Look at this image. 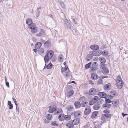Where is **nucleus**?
<instances>
[{"instance_id":"37","label":"nucleus","mask_w":128,"mask_h":128,"mask_svg":"<svg viewBox=\"0 0 128 128\" xmlns=\"http://www.w3.org/2000/svg\"><path fill=\"white\" fill-rule=\"evenodd\" d=\"M52 115L51 114H48L46 115V117L48 120H51L52 119Z\"/></svg>"},{"instance_id":"24","label":"nucleus","mask_w":128,"mask_h":128,"mask_svg":"<svg viewBox=\"0 0 128 128\" xmlns=\"http://www.w3.org/2000/svg\"><path fill=\"white\" fill-rule=\"evenodd\" d=\"M74 92L73 90H71L69 91L67 94V96L69 98H70L73 94Z\"/></svg>"},{"instance_id":"49","label":"nucleus","mask_w":128,"mask_h":128,"mask_svg":"<svg viewBox=\"0 0 128 128\" xmlns=\"http://www.w3.org/2000/svg\"><path fill=\"white\" fill-rule=\"evenodd\" d=\"M106 65L104 64H103L102 63H100V68L101 69H102L105 66H106Z\"/></svg>"},{"instance_id":"62","label":"nucleus","mask_w":128,"mask_h":128,"mask_svg":"<svg viewBox=\"0 0 128 128\" xmlns=\"http://www.w3.org/2000/svg\"><path fill=\"white\" fill-rule=\"evenodd\" d=\"M71 18L72 19V22H74L75 24H77V22L75 21L74 19V18Z\"/></svg>"},{"instance_id":"55","label":"nucleus","mask_w":128,"mask_h":128,"mask_svg":"<svg viewBox=\"0 0 128 128\" xmlns=\"http://www.w3.org/2000/svg\"><path fill=\"white\" fill-rule=\"evenodd\" d=\"M16 113L17 114H18L19 113V108H18V105H16Z\"/></svg>"},{"instance_id":"60","label":"nucleus","mask_w":128,"mask_h":128,"mask_svg":"<svg viewBox=\"0 0 128 128\" xmlns=\"http://www.w3.org/2000/svg\"><path fill=\"white\" fill-rule=\"evenodd\" d=\"M5 84L6 86L8 88H9L10 87V85L8 82L7 81H6V82H5Z\"/></svg>"},{"instance_id":"32","label":"nucleus","mask_w":128,"mask_h":128,"mask_svg":"<svg viewBox=\"0 0 128 128\" xmlns=\"http://www.w3.org/2000/svg\"><path fill=\"white\" fill-rule=\"evenodd\" d=\"M67 69H68L69 70V69L67 66H65L64 68L63 67H62L61 72L62 73H63V72H66Z\"/></svg>"},{"instance_id":"17","label":"nucleus","mask_w":128,"mask_h":128,"mask_svg":"<svg viewBox=\"0 0 128 128\" xmlns=\"http://www.w3.org/2000/svg\"><path fill=\"white\" fill-rule=\"evenodd\" d=\"M52 65L51 62H50L47 66H46V64L45 63L44 69L45 68H46L48 69H50L52 68Z\"/></svg>"},{"instance_id":"9","label":"nucleus","mask_w":128,"mask_h":128,"mask_svg":"<svg viewBox=\"0 0 128 128\" xmlns=\"http://www.w3.org/2000/svg\"><path fill=\"white\" fill-rule=\"evenodd\" d=\"M82 106L86 108L88 106V102L84 100L82 101L81 103Z\"/></svg>"},{"instance_id":"25","label":"nucleus","mask_w":128,"mask_h":128,"mask_svg":"<svg viewBox=\"0 0 128 128\" xmlns=\"http://www.w3.org/2000/svg\"><path fill=\"white\" fill-rule=\"evenodd\" d=\"M111 86V85L110 83L108 84L105 85L104 89L106 90H109L110 89V87Z\"/></svg>"},{"instance_id":"23","label":"nucleus","mask_w":128,"mask_h":128,"mask_svg":"<svg viewBox=\"0 0 128 128\" xmlns=\"http://www.w3.org/2000/svg\"><path fill=\"white\" fill-rule=\"evenodd\" d=\"M66 126L69 128H73L74 126L72 123L68 122L66 124Z\"/></svg>"},{"instance_id":"45","label":"nucleus","mask_w":128,"mask_h":128,"mask_svg":"<svg viewBox=\"0 0 128 128\" xmlns=\"http://www.w3.org/2000/svg\"><path fill=\"white\" fill-rule=\"evenodd\" d=\"M51 125L52 126H58V124L56 123V121H52L51 122Z\"/></svg>"},{"instance_id":"38","label":"nucleus","mask_w":128,"mask_h":128,"mask_svg":"<svg viewBox=\"0 0 128 128\" xmlns=\"http://www.w3.org/2000/svg\"><path fill=\"white\" fill-rule=\"evenodd\" d=\"M117 82H122L123 81L122 79L121 76L119 75L117 78Z\"/></svg>"},{"instance_id":"11","label":"nucleus","mask_w":128,"mask_h":128,"mask_svg":"<svg viewBox=\"0 0 128 128\" xmlns=\"http://www.w3.org/2000/svg\"><path fill=\"white\" fill-rule=\"evenodd\" d=\"M101 98H105L106 97V93L103 92H100L98 94Z\"/></svg>"},{"instance_id":"31","label":"nucleus","mask_w":128,"mask_h":128,"mask_svg":"<svg viewBox=\"0 0 128 128\" xmlns=\"http://www.w3.org/2000/svg\"><path fill=\"white\" fill-rule=\"evenodd\" d=\"M124 84L123 81L122 82H117V85L118 86V88L120 89H121L123 86Z\"/></svg>"},{"instance_id":"8","label":"nucleus","mask_w":128,"mask_h":128,"mask_svg":"<svg viewBox=\"0 0 128 128\" xmlns=\"http://www.w3.org/2000/svg\"><path fill=\"white\" fill-rule=\"evenodd\" d=\"M90 48L94 51L98 50L99 48V46L96 44H93L90 46Z\"/></svg>"},{"instance_id":"36","label":"nucleus","mask_w":128,"mask_h":128,"mask_svg":"<svg viewBox=\"0 0 128 128\" xmlns=\"http://www.w3.org/2000/svg\"><path fill=\"white\" fill-rule=\"evenodd\" d=\"M80 111H77L75 112L74 114V117L76 118L80 115Z\"/></svg>"},{"instance_id":"40","label":"nucleus","mask_w":128,"mask_h":128,"mask_svg":"<svg viewBox=\"0 0 128 128\" xmlns=\"http://www.w3.org/2000/svg\"><path fill=\"white\" fill-rule=\"evenodd\" d=\"M91 63L92 62H91L86 64L85 65V68L86 69H88L91 66Z\"/></svg>"},{"instance_id":"63","label":"nucleus","mask_w":128,"mask_h":128,"mask_svg":"<svg viewBox=\"0 0 128 128\" xmlns=\"http://www.w3.org/2000/svg\"><path fill=\"white\" fill-rule=\"evenodd\" d=\"M86 98L84 96H82V97H81L79 99V100H85Z\"/></svg>"},{"instance_id":"28","label":"nucleus","mask_w":128,"mask_h":128,"mask_svg":"<svg viewBox=\"0 0 128 128\" xmlns=\"http://www.w3.org/2000/svg\"><path fill=\"white\" fill-rule=\"evenodd\" d=\"M111 106V104H110L105 103L103 104V107L106 109L109 108Z\"/></svg>"},{"instance_id":"33","label":"nucleus","mask_w":128,"mask_h":128,"mask_svg":"<svg viewBox=\"0 0 128 128\" xmlns=\"http://www.w3.org/2000/svg\"><path fill=\"white\" fill-rule=\"evenodd\" d=\"M71 118L69 114L65 115L64 116V120H68L70 119Z\"/></svg>"},{"instance_id":"12","label":"nucleus","mask_w":128,"mask_h":128,"mask_svg":"<svg viewBox=\"0 0 128 128\" xmlns=\"http://www.w3.org/2000/svg\"><path fill=\"white\" fill-rule=\"evenodd\" d=\"M91 77L92 79L94 80H96L98 78V76L94 72L92 74H91Z\"/></svg>"},{"instance_id":"30","label":"nucleus","mask_w":128,"mask_h":128,"mask_svg":"<svg viewBox=\"0 0 128 128\" xmlns=\"http://www.w3.org/2000/svg\"><path fill=\"white\" fill-rule=\"evenodd\" d=\"M8 105L9 106V108L10 110H12L13 108V105L12 104L11 102L10 101H8Z\"/></svg>"},{"instance_id":"27","label":"nucleus","mask_w":128,"mask_h":128,"mask_svg":"<svg viewBox=\"0 0 128 128\" xmlns=\"http://www.w3.org/2000/svg\"><path fill=\"white\" fill-rule=\"evenodd\" d=\"M26 24L29 26L31 24H32V20L30 18H28L26 20Z\"/></svg>"},{"instance_id":"14","label":"nucleus","mask_w":128,"mask_h":128,"mask_svg":"<svg viewBox=\"0 0 128 128\" xmlns=\"http://www.w3.org/2000/svg\"><path fill=\"white\" fill-rule=\"evenodd\" d=\"M100 107V104L98 103H96L94 104L93 108L94 110H98Z\"/></svg>"},{"instance_id":"41","label":"nucleus","mask_w":128,"mask_h":128,"mask_svg":"<svg viewBox=\"0 0 128 128\" xmlns=\"http://www.w3.org/2000/svg\"><path fill=\"white\" fill-rule=\"evenodd\" d=\"M38 52L39 54L41 55L44 52V50L42 48H41L38 50Z\"/></svg>"},{"instance_id":"61","label":"nucleus","mask_w":128,"mask_h":128,"mask_svg":"<svg viewBox=\"0 0 128 128\" xmlns=\"http://www.w3.org/2000/svg\"><path fill=\"white\" fill-rule=\"evenodd\" d=\"M106 97L109 98L111 100L113 98V96L111 95H106Z\"/></svg>"},{"instance_id":"7","label":"nucleus","mask_w":128,"mask_h":128,"mask_svg":"<svg viewBox=\"0 0 128 128\" xmlns=\"http://www.w3.org/2000/svg\"><path fill=\"white\" fill-rule=\"evenodd\" d=\"M102 72L103 74L107 75L109 73V71L108 68L105 66L102 69Z\"/></svg>"},{"instance_id":"39","label":"nucleus","mask_w":128,"mask_h":128,"mask_svg":"<svg viewBox=\"0 0 128 128\" xmlns=\"http://www.w3.org/2000/svg\"><path fill=\"white\" fill-rule=\"evenodd\" d=\"M110 94L112 95L115 96L116 94H117V92L115 90H112L110 92Z\"/></svg>"},{"instance_id":"34","label":"nucleus","mask_w":128,"mask_h":128,"mask_svg":"<svg viewBox=\"0 0 128 128\" xmlns=\"http://www.w3.org/2000/svg\"><path fill=\"white\" fill-rule=\"evenodd\" d=\"M42 46V43L40 42H38L36 43L34 46L35 48H40Z\"/></svg>"},{"instance_id":"22","label":"nucleus","mask_w":128,"mask_h":128,"mask_svg":"<svg viewBox=\"0 0 128 128\" xmlns=\"http://www.w3.org/2000/svg\"><path fill=\"white\" fill-rule=\"evenodd\" d=\"M38 29L37 27L35 26L31 29V32L33 34H35L38 31Z\"/></svg>"},{"instance_id":"1","label":"nucleus","mask_w":128,"mask_h":128,"mask_svg":"<svg viewBox=\"0 0 128 128\" xmlns=\"http://www.w3.org/2000/svg\"><path fill=\"white\" fill-rule=\"evenodd\" d=\"M54 52L52 50H48L46 53V54L44 57V59L45 62L47 63L49 60L51 59L53 57L54 55Z\"/></svg>"},{"instance_id":"48","label":"nucleus","mask_w":128,"mask_h":128,"mask_svg":"<svg viewBox=\"0 0 128 128\" xmlns=\"http://www.w3.org/2000/svg\"><path fill=\"white\" fill-rule=\"evenodd\" d=\"M103 112L104 114H109L110 113V111L109 110L106 109L103 110Z\"/></svg>"},{"instance_id":"50","label":"nucleus","mask_w":128,"mask_h":128,"mask_svg":"<svg viewBox=\"0 0 128 128\" xmlns=\"http://www.w3.org/2000/svg\"><path fill=\"white\" fill-rule=\"evenodd\" d=\"M112 101L110 100L108 98H105V102L106 103H110L112 102Z\"/></svg>"},{"instance_id":"46","label":"nucleus","mask_w":128,"mask_h":128,"mask_svg":"<svg viewBox=\"0 0 128 128\" xmlns=\"http://www.w3.org/2000/svg\"><path fill=\"white\" fill-rule=\"evenodd\" d=\"M29 26V28L30 29H31L36 26L35 24L34 23H32Z\"/></svg>"},{"instance_id":"51","label":"nucleus","mask_w":128,"mask_h":128,"mask_svg":"<svg viewBox=\"0 0 128 128\" xmlns=\"http://www.w3.org/2000/svg\"><path fill=\"white\" fill-rule=\"evenodd\" d=\"M72 108L73 107L71 106H68L66 108V109L69 111H71L72 110Z\"/></svg>"},{"instance_id":"2","label":"nucleus","mask_w":128,"mask_h":128,"mask_svg":"<svg viewBox=\"0 0 128 128\" xmlns=\"http://www.w3.org/2000/svg\"><path fill=\"white\" fill-rule=\"evenodd\" d=\"M98 92L95 88H92L90 90L88 93L90 95L94 96Z\"/></svg>"},{"instance_id":"44","label":"nucleus","mask_w":128,"mask_h":128,"mask_svg":"<svg viewBox=\"0 0 128 128\" xmlns=\"http://www.w3.org/2000/svg\"><path fill=\"white\" fill-rule=\"evenodd\" d=\"M96 67L92 66L91 67L90 69V72H94L96 71Z\"/></svg>"},{"instance_id":"59","label":"nucleus","mask_w":128,"mask_h":128,"mask_svg":"<svg viewBox=\"0 0 128 128\" xmlns=\"http://www.w3.org/2000/svg\"><path fill=\"white\" fill-rule=\"evenodd\" d=\"M69 22V21H68V20L66 19H64V23L65 24H66L68 23Z\"/></svg>"},{"instance_id":"53","label":"nucleus","mask_w":128,"mask_h":128,"mask_svg":"<svg viewBox=\"0 0 128 128\" xmlns=\"http://www.w3.org/2000/svg\"><path fill=\"white\" fill-rule=\"evenodd\" d=\"M103 82L102 80V79H100L98 80L97 82V84L99 85L100 84H102Z\"/></svg>"},{"instance_id":"3","label":"nucleus","mask_w":128,"mask_h":128,"mask_svg":"<svg viewBox=\"0 0 128 128\" xmlns=\"http://www.w3.org/2000/svg\"><path fill=\"white\" fill-rule=\"evenodd\" d=\"M92 53L94 56H100L101 54V51L100 50H97L92 51Z\"/></svg>"},{"instance_id":"19","label":"nucleus","mask_w":128,"mask_h":128,"mask_svg":"<svg viewBox=\"0 0 128 128\" xmlns=\"http://www.w3.org/2000/svg\"><path fill=\"white\" fill-rule=\"evenodd\" d=\"M64 114H60L58 116V118L60 121H62L64 120Z\"/></svg>"},{"instance_id":"43","label":"nucleus","mask_w":128,"mask_h":128,"mask_svg":"<svg viewBox=\"0 0 128 128\" xmlns=\"http://www.w3.org/2000/svg\"><path fill=\"white\" fill-rule=\"evenodd\" d=\"M64 26H66L67 27V28L69 29L70 30L71 29L72 24L69 22L66 24H64Z\"/></svg>"},{"instance_id":"52","label":"nucleus","mask_w":128,"mask_h":128,"mask_svg":"<svg viewBox=\"0 0 128 128\" xmlns=\"http://www.w3.org/2000/svg\"><path fill=\"white\" fill-rule=\"evenodd\" d=\"M97 63L96 62H94L92 64V66L96 67L98 66Z\"/></svg>"},{"instance_id":"20","label":"nucleus","mask_w":128,"mask_h":128,"mask_svg":"<svg viewBox=\"0 0 128 128\" xmlns=\"http://www.w3.org/2000/svg\"><path fill=\"white\" fill-rule=\"evenodd\" d=\"M44 46L46 47L50 46H51L50 42L49 40H48L44 42Z\"/></svg>"},{"instance_id":"5","label":"nucleus","mask_w":128,"mask_h":128,"mask_svg":"<svg viewBox=\"0 0 128 128\" xmlns=\"http://www.w3.org/2000/svg\"><path fill=\"white\" fill-rule=\"evenodd\" d=\"M45 34V32L43 29H41L39 31L38 33H37L36 34V36L40 37L44 35Z\"/></svg>"},{"instance_id":"16","label":"nucleus","mask_w":128,"mask_h":128,"mask_svg":"<svg viewBox=\"0 0 128 128\" xmlns=\"http://www.w3.org/2000/svg\"><path fill=\"white\" fill-rule=\"evenodd\" d=\"M74 104L75 108H77L80 107L81 106V104L80 102L76 101L74 103Z\"/></svg>"},{"instance_id":"54","label":"nucleus","mask_w":128,"mask_h":128,"mask_svg":"<svg viewBox=\"0 0 128 128\" xmlns=\"http://www.w3.org/2000/svg\"><path fill=\"white\" fill-rule=\"evenodd\" d=\"M95 103V102H94L92 100H91L90 101L89 104V105L90 106H91Z\"/></svg>"},{"instance_id":"21","label":"nucleus","mask_w":128,"mask_h":128,"mask_svg":"<svg viewBox=\"0 0 128 128\" xmlns=\"http://www.w3.org/2000/svg\"><path fill=\"white\" fill-rule=\"evenodd\" d=\"M57 109V108L56 107L52 108L51 109L48 110V112L50 113H52L56 111Z\"/></svg>"},{"instance_id":"56","label":"nucleus","mask_w":128,"mask_h":128,"mask_svg":"<svg viewBox=\"0 0 128 128\" xmlns=\"http://www.w3.org/2000/svg\"><path fill=\"white\" fill-rule=\"evenodd\" d=\"M62 54H60L58 56V58L60 60H60L61 62H62L63 60H62Z\"/></svg>"},{"instance_id":"26","label":"nucleus","mask_w":128,"mask_h":128,"mask_svg":"<svg viewBox=\"0 0 128 128\" xmlns=\"http://www.w3.org/2000/svg\"><path fill=\"white\" fill-rule=\"evenodd\" d=\"M99 60L100 62V63L104 64L106 62L105 58L102 57H100L99 58Z\"/></svg>"},{"instance_id":"6","label":"nucleus","mask_w":128,"mask_h":128,"mask_svg":"<svg viewBox=\"0 0 128 128\" xmlns=\"http://www.w3.org/2000/svg\"><path fill=\"white\" fill-rule=\"evenodd\" d=\"M93 55L92 54H87L86 56L85 59L88 61H89L92 58Z\"/></svg>"},{"instance_id":"57","label":"nucleus","mask_w":128,"mask_h":128,"mask_svg":"<svg viewBox=\"0 0 128 128\" xmlns=\"http://www.w3.org/2000/svg\"><path fill=\"white\" fill-rule=\"evenodd\" d=\"M98 103H102V102H103V99H101L100 98L99 99L98 98Z\"/></svg>"},{"instance_id":"35","label":"nucleus","mask_w":128,"mask_h":128,"mask_svg":"<svg viewBox=\"0 0 128 128\" xmlns=\"http://www.w3.org/2000/svg\"><path fill=\"white\" fill-rule=\"evenodd\" d=\"M101 54L103 56H106L108 55V52L106 50H104L102 52H101Z\"/></svg>"},{"instance_id":"13","label":"nucleus","mask_w":128,"mask_h":128,"mask_svg":"<svg viewBox=\"0 0 128 128\" xmlns=\"http://www.w3.org/2000/svg\"><path fill=\"white\" fill-rule=\"evenodd\" d=\"M91 112V110L90 108L88 107L85 109L84 114L85 115L89 114Z\"/></svg>"},{"instance_id":"29","label":"nucleus","mask_w":128,"mask_h":128,"mask_svg":"<svg viewBox=\"0 0 128 128\" xmlns=\"http://www.w3.org/2000/svg\"><path fill=\"white\" fill-rule=\"evenodd\" d=\"M56 112H54V114L55 115H56L58 114H59L60 113H62L63 112L62 110V109L59 108H58V110H57Z\"/></svg>"},{"instance_id":"4","label":"nucleus","mask_w":128,"mask_h":128,"mask_svg":"<svg viewBox=\"0 0 128 128\" xmlns=\"http://www.w3.org/2000/svg\"><path fill=\"white\" fill-rule=\"evenodd\" d=\"M112 116V115L111 114H104V116H101V120H105L106 118H105V117H106L108 119H110L111 118Z\"/></svg>"},{"instance_id":"18","label":"nucleus","mask_w":128,"mask_h":128,"mask_svg":"<svg viewBox=\"0 0 128 128\" xmlns=\"http://www.w3.org/2000/svg\"><path fill=\"white\" fill-rule=\"evenodd\" d=\"M98 112L95 111L94 112L92 113L91 115V118H96L97 116Z\"/></svg>"},{"instance_id":"10","label":"nucleus","mask_w":128,"mask_h":128,"mask_svg":"<svg viewBox=\"0 0 128 128\" xmlns=\"http://www.w3.org/2000/svg\"><path fill=\"white\" fill-rule=\"evenodd\" d=\"M80 120L79 118H76L74 119L72 122L73 124L76 125L78 124L80 122Z\"/></svg>"},{"instance_id":"64","label":"nucleus","mask_w":128,"mask_h":128,"mask_svg":"<svg viewBox=\"0 0 128 128\" xmlns=\"http://www.w3.org/2000/svg\"><path fill=\"white\" fill-rule=\"evenodd\" d=\"M89 83L91 85H93L94 84V83H93V81L92 80H89Z\"/></svg>"},{"instance_id":"58","label":"nucleus","mask_w":128,"mask_h":128,"mask_svg":"<svg viewBox=\"0 0 128 128\" xmlns=\"http://www.w3.org/2000/svg\"><path fill=\"white\" fill-rule=\"evenodd\" d=\"M12 100H13L14 103L15 105H18L17 102L16 100V99L14 98H12Z\"/></svg>"},{"instance_id":"15","label":"nucleus","mask_w":128,"mask_h":128,"mask_svg":"<svg viewBox=\"0 0 128 128\" xmlns=\"http://www.w3.org/2000/svg\"><path fill=\"white\" fill-rule=\"evenodd\" d=\"M112 103L114 107H117L119 104V102L118 100H115L112 101Z\"/></svg>"},{"instance_id":"42","label":"nucleus","mask_w":128,"mask_h":128,"mask_svg":"<svg viewBox=\"0 0 128 128\" xmlns=\"http://www.w3.org/2000/svg\"><path fill=\"white\" fill-rule=\"evenodd\" d=\"M98 97L97 96H95L93 98L92 100L95 103L96 102L98 101Z\"/></svg>"},{"instance_id":"47","label":"nucleus","mask_w":128,"mask_h":128,"mask_svg":"<svg viewBox=\"0 0 128 128\" xmlns=\"http://www.w3.org/2000/svg\"><path fill=\"white\" fill-rule=\"evenodd\" d=\"M59 3L60 6H61L62 8H64V5L63 2L60 0V1Z\"/></svg>"}]
</instances>
